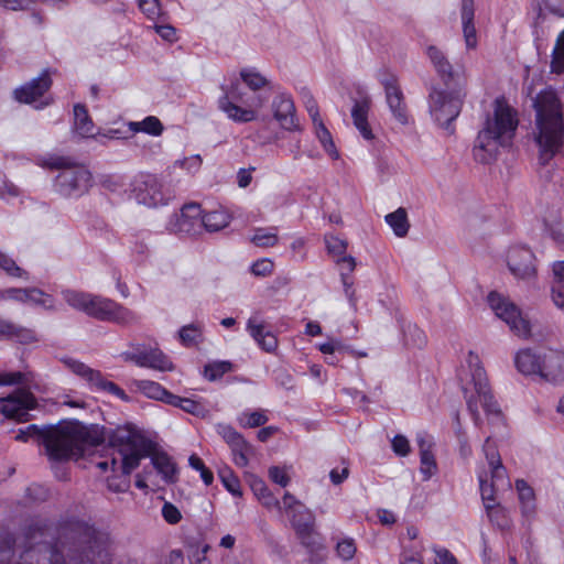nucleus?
Returning <instances> with one entry per match:
<instances>
[{
  "mask_svg": "<svg viewBox=\"0 0 564 564\" xmlns=\"http://www.w3.org/2000/svg\"><path fill=\"white\" fill-rule=\"evenodd\" d=\"M108 536L83 521L54 528L32 520L18 540L0 533V564H84L105 550Z\"/></svg>",
  "mask_w": 564,
  "mask_h": 564,
  "instance_id": "obj_1",
  "label": "nucleus"
},
{
  "mask_svg": "<svg viewBox=\"0 0 564 564\" xmlns=\"http://www.w3.org/2000/svg\"><path fill=\"white\" fill-rule=\"evenodd\" d=\"M29 438L42 442L52 460L77 459L88 447H95L105 441L104 431L96 424L85 425L77 420L61 421L56 425L25 429Z\"/></svg>",
  "mask_w": 564,
  "mask_h": 564,
  "instance_id": "obj_2",
  "label": "nucleus"
},
{
  "mask_svg": "<svg viewBox=\"0 0 564 564\" xmlns=\"http://www.w3.org/2000/svg\"><path fill=\"white\" fill-rule=\"evenodd\" d=\"M240 78L252 91L247 94L238 79L229 85H223V95L218 99V108L226 116L238 123H247L257 118L258 109L262 108L270 99L271 83L254 68L240 70Z\"/></svg>",
  "mask_w": 564,
  "mask_h": 564,
  "instance_id": "obj_3",
  "label": "nucleus"
},
{
  "mask_svg": "<svg viewBox=\"0 0 564 564\" xmlns=\"http://www.w3.org/2000/svg\"><path fill=\"white\" fill-rule=\"evenodd\" d=\"M535 110L534 140L539 147V161L546 165L564 143V117L556 93L544 89L533 99Z\"/></svg>",
  "mask_w": 564,
  "mask_h": 564,
  "instance_id": "obj_4",
  "label": "nucleus"
},
{
  "mask_svg": "<svg viewBox=\"0 0 564 564\" xmlns=\"http://www.w3.org/2000/svg\"><path fill=\"white\" fill-rule=\"evenodd\" d=\"M109 444L120 456V466L124 477H111L107 480L108 489L113 492H126L130 481L127 478L139 467L142 458L148 457L153 449V442L131 425L118 426L109 436Z\"/></svg>",
  "mask_w": 564,
  "mask_h": 564,
  "instance_id": "obj_5",
  "label": "nucleus"
},
{
  "mask_svg": "<svg viewBox=\"0 0 564 564\" xmlns=\"http://www.w3.org/2000/svg\"><path fill=\"white\" fill-rule=\"evenodd\" d=\"M518 120L513 110L502 100L495 102L494 118H488L479 131L474 145V158L480 163H489L496 158L499 147L506 145L514 135Z\"/></svg>",
  "mask_w": 564,
  "mask_h": 564,
  "instance_id": "obj_6",
  "label": "nucleus"
},
{
  "mask_svg": "<svg viewBox=\"0 0 564 564\" xmlns=\"http://www.w3.org/2000/svg\"><path fill=\"white\" fill-rule=\"evenodd\" d=\"M62 296L72 308L101 322L127 326L139 321L131 310L100 295L66 289L62 291Z\"/></svg>",
  "mask_w": 564,
  "mask_h": 564,
  "instance_id": "obj_7",
  "label": "nucleus"
},
{
  "mask_svg": "<svg viewBox=\"0 0 564 564\" xmlns=\"http://www.w3.org/2000/svg\"><path fill=\"white\" fill-rule=\"evenodd\" d=\"M470 380L464 386L467 408L476 425L480 424L478 401L487 415L499 416L501 411L488 384L486 371L478 355L469 351L466 358Z\"/></svg>",
  "mask_w": 564,
  "mask_h": 564,
  "instance_id": "obj_8",
  "label": "nucleus"
},
{
  "mask_svg": "<svg viewBox=\"0 0 564 564\" xmlns=\"http://www.w3.org/2000/svg\"><path fill=\"white\" fill-rule=\"evenodd\" d=\"M482 452L490 469V481L487 471L478 474L481 498L485 503L488 517L494 518L496 513L501 512V507L495 506V490L498 486L509 485L506 479V468L503 467L495 442L487 437L482 446Z\"/></svg>",
  "mask_w": 564,
  "mask_h": 564,
  "instance_id": "obj_9",
  "label": "nucleus"
},
{
  "mask_svg": "<svg viewBox=\"0 0 564 564\" xmlns=\"http://www.w3.org/2000/svg\"><path fill=\"white\" fill-rule=\"evenodd\" d=\"M131 193L139 204L152 208L167 205L175 197L173 186L151 173L135 175L131 182Z\"/></svg>",
  "mask_w": 564,
  "mask_h": 564,
  "instance_id": "obj_10",
  "label": "nucleus"
},
{
  "mask_svg": "<svg viewBox=\"0 0 564 564\" xmlns=\"http://www.w3.org/2000/svg\"><path fill=\"white\" fill-rule=\"evenodd\" d=\"M466 96L464 85H458L451 91L432 88L429 96L430 112L443 128L449 129L451 123L460 113Z\"/></svg>",
  "mask_w": 564,
  "mask_h": 564,
  "instance_id": "obj_11",
  "label": "nucleus"
},
{
  "mask_svg": "<svg viewBox=\"0 0 564 564\" xmlns=\"http://www.w3.org/2000/svg\"><path fill=\"white\" fill-rule=\"evenodd\" d=\"M487 302L496 316L509 326L513 335L522 339H528L531 336L530 321L508 297L492 291L488 294Z\"/></svg>",
  "mask_w": 564,
  "mask_h": 564,
  "instance_id": "obj_12",
  "label": "nucleus"
},
{
  "mask_svg": "<svg viewBox=\"0 0 564 564\" xmlns=\"http://www.w3.org/2000/svg\"><path fill=\"white\" fill-rule=\"evenodd\" d=\"M91 185V173L82 165L65 167L55 178V189L63 197H80Z\"/></svg>",
  "mask_w": 564,
  "mask_h": 564,
  "instance_id": "obj_13",
  "label": "nucleus"
},
{
  "mask_svg": "<svg viewBox=\"0 0 564 564\" xmlns=\"http://www.w3.org/2000/svg\"><path fill=\"white\" fill-rule=\"evenodd\" d=\"M202 208L196 203L185 204L180 213L173 214L166 223L170 234L196 236L204 231V221L200 219Z\"/></svg>",
  "mask_w": 564,
  "mask_h": 564,
  "instance_id": "obj_14",
  "label": "nucleus"
},
{
  "mask_svg": "<svg viewBox=\"0 0 564 564\" xmlns=\"http://www.w3.org/2000/svg\"><path fill=\"white\" fill-rule=\"evenodd\" d=\"M35 406L34 395L25 389H17L10 395L0 398V413L18 422L29 421V411Z\"/></svg>",
  "mask_w": 564,
  "mask_h": 564,
  "instance_id": "obj_15",
  "label": "nucleus"
},
{
  "mask_svg": "<svg viewBox=\"0 0 564 564\" xmlns=\"http://www.w3.org/2000/svg\"><path fill=\"white\" fill-rule=\"evenodd\" d=\"M63 362L73 373L86 380L90 387L107 391L121 400H128L126 392L116 383L105 379L99 370L72 358L64 359Z\"/></svg>",
  "mask_w": 564,
  "mask_h": 564,
  "instance_id": "obj_16",
  "label": "nucleus"
},
{
  "mask_svg": "<svg viewBox=\"0 0 564 564\" xmlns=\"http://www.w3.org/2000/svg\"><path fill=\"white\" fill-rule=\"evenodd\" d=\"M507 264L517 279L530 281L536 275L534 253L524 246H513L509 249Z\"/></svg>",
  "mask_w": 564,
  "mask_h": 564,
  "instance_id": "obj_17",
  "label": "nucleus"
},
{
  "mask_svg": "<svg viewBox=\"0 0 564 564\" xmlns=\"http://www.w3.org/2000/svg\"><path fill=\"white\" fill-rule=\"evenodd\" d=\"M121 357L126 361H132L139 367L159 371H170L173 369L171 360L158 348L137 347L134 351L122 352Z\"/></svg>",
  "mask_w": 564,
  "mask_h": 564,
  "instance_id": "obj_18",
  "label": "nucleus"
},
{
  "mask_svg": "<svg viewBox=\"0 0 564 564\" xmlns=\"http://www.w3.org/2000/svg\"><path fill=\"white\" fill-rule=\"evenodd\" d=\"M216 430L230 447L235 464L239 467H246L249 463L248 456L253 452L251 444L231 425L217 424Z\"/></svg>",
  "mask_w": 564,
  "mask_h": 564,
  "instance_id": "obj_19",
  "label": "nucleus"
},
{
  "mask_svg": "<svg viewBox=\"0 0 564 564\" xmlns=\"http://www.w3.org/2000/svg\"><path fill=\"white\" fill-rule=\"evenodd\" d=\"M274 119L280 127L286 131L301 130L297 118L295 117V107L289 95L280 94L272 101Z\"/></svg>",
  "mask_w": 564,
  "mask_h": 564,
  "instance_id": "obj_20",
  "label": "nucleus"
},
{
  "mask_svg": "<svg viewBox=\"0 0 564 564\" xmlns=\"http://www.w3.org/2000/svg\"><path fill=\"white\" fill-rule=\"evenodd\" d=\"M246 329L262 350L265 352L276 350L278 338L267 328L264 321L258 313L249 317Z\"/></svg>",
  "mask_w": 564,
  "mask_h": 564,
  "instance_id": "obj_21",
  "label": "nucleus"
},
{
  "mask_svg": "<svg viewBox=\"0 0 564 564\" xmlns=\"http://www.w3.org/2000/svg\"><path fill=\"white\" fill-rule=\"evenodd\" d=\"M426 55L435 72L447 87L453 83L457 86L462 85L459 72L454 70L452 63L443 50L435 45H430L426 48Z\"/></svg>",
  "mask_w": 564,
  "mask_h": 564,
  "instance_id": "obj_22",
  "label": "nucleus"
},
{
  "mask_svg": "<svg viewBox=\"0 0 564 564\" xmlns=\"http://www.w3.org/2000/svg\"><path fill=\"white\" fill-rule=\"evenodd\" d=\"M52 86L48 70H44L37 78L22 85L14 90V98L19 102L32 104L42 97Z\"/></svg>",
  "mask_w": 564,
  "mask_h": 564,
  "instance_id": "obj_23",
  "label": "nucleus"
},
{
  "mask_svg": "<svg viewBox=\"0 0 564 564\" xmlns=\"http://www.w3.org/2000/svg\"><path fill=\"white\" fill-rule=\"evenodd\" d=\"M540 377L551 382L564 381V351L544 350Z\"/></svg>",
  "mask_w": 564,
  "mask_h": 564,
  "instance_id": "obj_24",
  "label": "nucleus"
},
{
  "mask_svg": "<svg viewBox=\"0 0 564 564\" xmlns=\"http://www.w3.org/2000/svg\"><path fill=\"white\" fill-rule=\"evenodd\" d=\"M543 359L544 351L523 348L514 355V366L524 376H540Z\"/></svg>",
  "mask_w": 564,
  "mask_h": 564,
  "instance_id": "obj_25",
  "label": "nucleus"
},
{
  "mask_svg": "<svg viewBox=\"0 0 564 564\" xmlns=\"http://www.w3.org/2000/svg\"><path fill=\"white\" fill-rule=\"evenodd\" d=\"M475 6L474 0H462L460 19L463 36L467 50H475L478 44L477 31L474 23Z\"/></svg>",
  "mask_w": 564,
  "mask_h": 564,
  "instance_id": "obj_26",
  "label": "nucleus"
},
{
  "mask_svg": "<svg viewBox=\"0 0 564 564\" xmlns=\"http://www.w3.org/2000/svg\"><path fill=\"white\" fill-rule=\"evenodd\" d=\"M371 100L369 97H364L356 100L351 109V118L354 126L359 131L365 140L371 141L375 139L372 130L368 123V115L370 110Z\"/></svg>",
  "mask_w": 564,
  "mask_h": 564,
  "instance_id": "obj_27",
  "label": "nucleus"
},
{
  "mask_svg": "<svg viewBox=\"0 0 564 564\" xmlns=\"http://www.w3.org/2000/svg\"><path fill=\"white\" fill-rule=\"evenodd\" d=\"M0 339H14L21 344H30L37 338L33 329L0 317Z\"/></svg>",
  "mask_w": 564,
  "mask_h": 564,
  "instance_id": "obj_28",
  "label": "nucleus"
},
{
  "mask_svg": "<svg viewBox=\"0 0 564 564\" xmlns=\"http://www.w3.org/2000/svg\"><path fill=\"white\" fill-rule=\"evenodd\" d=\"M155 444L153 443L154 451ZM151 456V462L153 467L158 470V473L162 476V479L167 484H173L177 480V469L175 463L166 453H153L149 455Z\"/></svg>",
  "mask_w": 564,
  "mask_h": 564,
  "instance_id": "obj_29",
  "label": "nucleus"
},
{
  "mask_svg": "<svg viewBox=\"0 0 564 564\" xmlns=\"http://www.w3.org/2000/svg\"><path fill=\"white\" fill-rule=\"evenodd\" d=\"M517 490L519 492V500L521 503V512L522 517L527 522H531V520L535 516V500H534V491L533 489L522 479L517 480L516 482Z\"/></svg>",
  "mask_w": 564,
  "mask_h": 564,
  "instance_id": "obj_30",
  "label": "nucleus"
},
{
  "mask_svg": "<svg viewBox=\"0 0 564 564\" xmlns=\"http://www.w3.org/2000/svg\"><path fill=\"white\" fill-rule=\"evenodd\" d=\"M386 100L394 119L401 124H406L409 122L408 109L401 87L386 93Z\"/></svg>",
  "mask_w": 564,
  "mask_h": 564,
  "instance_id": "obj_31",
  "label": "nucleus"
},
{
  "mask_svg": "<svg viewBox=\"0 0 564 564\" xmlns=\"http://www.w3.org/2000/svg\"><path fill=\"white\" fill-rule=\"evenodd\" d=\"M552 271L554 275L552 299L560 310H564V261L554 262Z\"/></svg>",
  "mask_w": 564,
  "mask_h": 564,
  "instance_id": "obj_32",
  "label": "nucleus"
},
{
  "mask_svg": "<svg viewBox=\"0 0 564 564\" xmlns=\"http://www.w3.org/2000/svg\"><path fill=\"white\" fill-rule=\"evenodd\" d=\"M25 292V296L21 301L22 304H33L37 306H42L48 311H55V301L52 295L44 293L41 289L37 288H23Z\"/></svg>",
  "mask_w": 564,
  "mask_h": 564,
  "instance_id": "obj_33",
  "label": "nucleus"
},
{
  "mask_svg": "<svg viewBox=\"0 0 564 564\" xmlns=\"http://www.w3.org/2000/svg\"><path fill=\"white\" fill-rule=\"evenodd\" d=\"M74 128L76 132L84 138L94 135L93 120L90 119L86 107L83 105L74 106Z\"/></svg>",
  "mask_w": 564,
  "mask_h": 564,
  "instance_id": "obj_34",
  "label": "nucleus"
},
{
  "mask_svg": "<svg viewBox=\"0 0 564 564\" xmlns=\"http://www.w3.org/2000/svg\"><path fill=\"white\" fill-rule=\"evenodd\" d=\"M138 390L147 398L162 401L167 404L169 397L173 393L164 389L160 383L150 380H140L135 382Z\"/></svg>",
  "mask_w": 564,
  "mask_h": 564,
  "instance_id": "obj_35",
  "label": "nucleus"
},
{
  "mask_svg": "<svg viewBox=\"0 0 564 564\" xmlns=\"http://www.w3.org/2000/svg\"><path fill=\"white\" fill-rule=\"evenodd\" d=\"M200 219L204 221V230L208 232L219 231L227 227L230 221V217L225 210H213L206 214L202 213Z\"/></svg>",
  "mask_w": 564,
  "mask_h": 564,
  "instance_id": "obj_36",
  "label": "nucleus"
},
{
  "mask_svg": "<svg viewBox=\"0 0 564 564\" xmlns=\"http://www.w3.org/2000/svg\"><path fill=\"white\" fill-rule=\"evenodd\" d=\"M128 127L134 133L145 132L154 137L161 135L164 129L162 122L154 116L145 117L142 121H130Z\"/></svg>",
  "mask_w": 564,
  "mask_h": 564,
  "instance_id": "obj_37",
  "label": "nucleus"
},
{
  "mask_svg": "<svg viewBox=\"0 0 564 564\" xmlns=\"http://www.w3.org/2000/svg\"><path fill=\"white\" fill-rule=\"evenodd\" d=\"M386 221L392 228L395 236H406L410 224L404 208L400 207L395 212L388 214L386 216Z\"/></svg>",
  "mask_w": 564,
  "mask_h": 564,
  "instance_id": "obj_38",
  "label": "nucleus"
},
{
  "mask_svg": "<svg viewBox=\"0 0 564 564\" xmlns=\"http://www.w3.org/2000/svg\"><path fill=\"white\" fill-rule=\"evenodd\" d=\"M269 421L264 410H246L237 416V423L242 429L263 426Z\"/></svg>",
  "mask_w": 564,
  "mask_h": 564,
  "instance_id": "obj_39",
  "label": "nucleus"
},
{
  "mask_svg": "<svg viewBox=\"0 0 564 564\" xmlns=\"http://www.w3.org/2000/svg\"><path fill=\"white\" fill-rule=\"evenodd\" d=\"M291 524L296 534L313 528L315 525V517L306 507L301 510L295 509L294 512L291 513Z\"/></svg>",
  "mask_w": 564,
  "mask_h": 564,
  "instance_id": "obj_40",
  "label": "nucleus"
},
{
  "mask_svg": "<svg viewBox=\"0 0 564 564\" xmlns=\"http://www.w3.org/2000/svg\"><path fill=\"white\" fill-rule=\"evenodd\" d=\"M250 240L254 246L260 248L274 247L279 241L278 228H256Z\"/></svg>",
  "mask_w": 564,
  "mask_h": 564,
  "instance_id": "obj_41",
  "label": "nucleus"
},
{
  "mask_svg": "<svg viewBox=\"0 0 564 564\" xmlns=\"http://www.w3.org/2000/svg\"><path fill=\"white\" fill-rule=\"evenodd\" d=\"M314 126L316 137L319 140L321 144L323 145L324 150L332 159H337L338 152L336 150L332 134L328 131V129L324 126L321 119H318L317 123H314Z\"/></svg>",
  "mask_w": 564,
  "mask_h": 564,
  "instance_id": "obj_42",
  "label": "nucleus"
},
{
  "mask_svg": "<svg viewBox=\"0 0 564 564\" xmlns=\"http://www.w3.org/2000/svg\"><path fill=\"white\" fill-rule=\"evenodd\" d=\"M169 398L170 400H167V404L180 408L187 413L199 415L205 411L204 405L193 399L182 398L175 394H172V397Z\"/></svg>",
  "mask_w": 564,
  "mask_h": 564,
  "instance_id": "obj_43",
  "label": "nucleus"
},
{
  "mask_svg": "<svg viewBox=\"0 0 564 564\" xmlns=\"http://www.w3.org/2000/svg\"><path fill=\"white\" fill-rule=\"evenodd\" d=\"M234 369V365L230 361H213L204 367V377L209 381H216L220 379L225 373L230 372Z\"/></svg>",
  "mask_w": 564,
  "mask_h": 564,
  "instance_id": "obj_44",
  "label": "nucleus"
},
{
  "mask_svg": "<svg viewBox=\"0 0 564 564\" xmlns=\"http://www.w3.org/2000/svg\"><path fill=\"white\" fill-rule=\"evenodd\" d=\"M335 551L340 560L347 562L354 558L357 545L352 538L345 536L337 541Z\"/></svg>",
  "mask_w": 564,
  "mask_h": 564,
  "instance_id": "obj_45",
  "label": "nucleus"
},
{
  "mask_svg": "<svg viewBox=\"0 0 564 564\" xmlns=\"http://www.w3.org/2000/svg\"><path fill=\"white\" fill-rule=\"evenodd\" d=\"M0 269L13 278L28 279V272L20 268L7 253L0 251Z\"/></svg>",
  "mask_w": 564,
  "mask_h": 564,
  "instance_id": "obj_46",
  "label": "nucleus"
},
{
  "mask_svg": "<svg viewBox=\"0 0 564 564\" xmlns=\"http://www.w3.org/2000/svg\"><path fill=\"white\" fill-rule=\"evenodd\" d=\"M552 72L561 74L564 72V31L558 35L552 54Z\"/></svg>",
  "mask_w": 564,
  "mask_h": 564,
  "instance_id": "obj_47",
  "label": "nucleus"
},
{
  "mask_svg": "<svg viewBox=\"0 0 564 564\" xmlns=\"http://www.w3.org/2000/svg\"><path fill=\"white\" fill-rule=\"evenodd\" d=\"M178 335H180V339L183 345L192 346V345L196 344L198 341V339L200 338L202 329L197 325L189 324V325L183 326L180 329Z\"/></svg>",
  "mask_w": 564,
  "mask_h": 564,
  "instance_id": "obj_48",
  "label": "nucleus"
},
{
  "mask_svg": "<svg viewBox=\"0 0 564 564\" xmlns=\"http://www.w3.org/2000/svg\"><path fill=\"white\" fill-rule=\"evenodd\" d=\"M301 544L310 551H317L322 547L318 534L315 532L314 527L303 532L296 533Z\"/></svg>",
  "mask_w": 564,
  "mask_h": 564,
  "instance_id": "obj_49",
  "label": "nucleus"
},
{
  "mask_svg": "<svg viewBox=\"0 0 564 564\" xmlns=\"http://www.w3.org/2000/svg\"><path fill=\"white\" fill-rule=\"evenodd\" d=\"M377 79L383 86L384 93L400 88L398 76L388 68L379 69Z\"/></svg>",
  "mask_w": 564,
  "mask_h": 564,
  "instance_id": "obj_50",
  "label": "nucleus"
},
{
  "mask_svg": "<svg viewBox=\"0 0 564 564\" xmlns=\"http://www.w3.org/2000/svg\"><path fill=\"white\" fill-rule=\"evenodd\" d=\"M420 460V470L424 475V480H429L437 470L433 452L421 451Z\"/></svg>",
  "mask_w": 564,
  "mask_h": 564,
  "instance_id": "obj_51",
  "label": "nucleus"
},
{
  "mask_svg": "<svg viewBox=\"0 0 564 564\" xmlns=\"http://www.w3.org/2000/svg\"><path fill=\"white\" fill-rule=\"evenodd\" d=\"M189 466L195 470H198L200 474V478L206 486H209L214 481L213 473L205 466L204 462L195 454L189 456L188 459Z\"/></svg>",
  "mask_w": 564,
  "mask_h": 564,
  "instance_id": "obj_52",
  "label": "nucleus"
},
{
  "mask_svg": "<svg viewBox=\"0 0 564 564\" xmlns=\"http://www.w3.org/2000/svg\"><path fill=\"white\" fill-rule=\"evenodd\" d=\"M325 243L328 253L337 257L345 256L348 246L346 240L340 239L339 237L336 236H326Z\"/></svg>",
  "mask_w": 564,
  "mask_h": 564,
  "instance_id": "obj_53",
  "label": "nucleus"
},
{
  "mask_svg": "<svg viewBox=\"0 0 564 564\" xmlns=\"http://www.w3.org/2000/svg\"><path fill=\"white\" fill-rule=\"evenodd\" d=\"M220 479L225 486V488L234 496H241L240 481L239 479L230 471L224 470L219 473Z\"/></svg>",
  "mask_w": 564,
  "mask_h": 564,
  "instance_id": "obj_54",
  "label": "nucleus"
},
{
  "mask_svg": "<svg viewBox=\"0 0 564 564\" xmlns=\"http://www.w3.org/2000/svg\"><path fill=\"white\" fill-rule=\"evenodd\" d=\"M404 336L408 344L419 348L423 347L426 343L425 334L415 325H409L408 329L404 332Z\"/></svg>",
  "mask_w": 564,
  "mask_h": 564,
  "instance_id": "obj_55",
  "label": "nucleus"
},
{
  "mask_svg": "<svg viewBox=\"0 0 564 564\" xmlns=\"http://www.w3.org/2000/svg\"><path fill=\"white\" fill-rule=\"evenodd\" d=\"M26 496L31 501L41 502L48 498L50 491L45 486L33 484L26 488Z\"/></svg>",
  "mask_w": 564,
  "mask_h": 564,
  "instance_id": "obj_56",
  "label": "nucleus"
},
{
  "mask_svg": "<svg viewBox=\"0 0 564 564\" xmlns=\"http://www.w3.org/2000/svg\"><path fill=\"white\" fill-rule=\"evenodd\" d=\"M23 288H7L0 290V302L12 301L21 303L23 296H25Z\"/></svg>",
  "mask_w": 564,
  "mask_h": 564,
  "instance_id": "obj_57",
  "label": "nucleus"
},
{
  "mask_svg": "<svg viewBox=\"0 0 564 564\" xmlns=\"http://www.w3.org/2000/svg\"><path fill=\"white\" fill-rule=\"evenodd\" d=\"M273 262L269 259L257 260L252 267L251 272L257 276H267L273 271Z\"/></svg>",
  "mask_w": 564,
  "mask_h": 564,
  "instance_id": "obj_58",
  "label": "nucleus"
},
{
  "mask_svg": "<svg viewBox=\"0 0 564 564\" xmlns=\"http://www.w3.org/2000/svg\"><path fill=\"white\" fill-rule=\"evenodd\" d=\"M391 446L399 456H406L411 449L409 440L403 435H395L391 441Z\"/></svg>",
  "mask_w": 564,
  "mask_h": 564,
  "instance_id": "obj_59",
  "label": "nucleus"
},
{
  "mask_svg": "<svg viewBox=\"0 0 564 564\" xmlns=\"http://www.w3.org/2000/svg\"><path fill=\"white\" fill-rule=\"evenodd\" d=\"M164 520L171 524H176L182 519L180 510L171 502H165L162 507Z\"/></svg>",
  "mask_w": 564,
  "mask_h": 564,
  "instance_id": "obj_60",
  "label": "nucleus"
},
{
  "mask_svg": "<svg viewBox=\"0 0 564 564\" xmlns=\"http://www.w3.org/2000/svg\"><path fill=\"white\" fill-rule=\"evenodd\" d=\"M139 8L150 19L159 17L161 12L158 0H139Z\"/></svg>",
  "mask_w": 564,
  "mask_h": 564,
  "instance_id": "obj_61",
  "label": "nucleus"
},
{
  "mask_svg": "<svg viewBox=\"0 0 564 564\" xmlns=\"http://www.w3.org/2000/svg\"><path fill=\"white\" fill-rule=\"evenodd\" d=\"M34 4V0H0V7L12 10H29Z\"/></svg>",
  "mask_w": 564,
  "mask_h": 564,
  "instance_id": "obj_62",
  "label": "nucleus"
},
{
  "mask_svg": "<svg viewBox=\"0 0 564 564\" xmlns=\"http://www.w3.org/2000/svg\"><path fill=\"white\" fill-rule=\"evenodd\" d=\"M269 477L273 482L282 487H286L290 482V477L288 476L286 471L278 466H272L269 469Z\"/></svg>",
  "mask_w": 564,
  "mask_h": 564,
  "instance_id": "obj_63",
  "label": "nucleus"
},
{
  "mask_svg": "<svg viewBox=\"0 0 564 564\" xmlns=\"http://www.w3.org/2000/svg\"><path fill=\"white\" fill-rule=\"evenodd\" d=\"M303 96H304V104H305L306 110H307L308 115L311 116L313 123H317L318 119H321V118H319V111H318V106H317L316 100L308 91H305L303 94Z\"/></svg>",
  "mask_w": 564,
  "mask_h": 564,
  "instance_id": "obj_64",
  "label": "nucleus"
}]
</instances>
